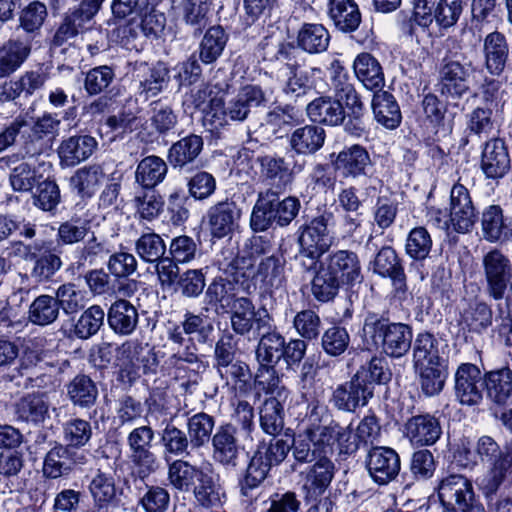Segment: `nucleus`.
<instances>
[{
    "mask_svg": "<svg viewBox=\"0 0 512 512\" xmlns=\"http://www.w3.org/2000/svg\"><path fill=\"white\" fill-rule=\"evenodd\" d=\"M362 339L367 349H381L388 357L398 359L410 350L413 332L407 324L391 323L371 313L364 320Z\"/></svg>",
    "mask_w": 512,
    "mask_h": 512,
    "instance_id": "f257e3e1",
    "label": "nucleus"
},
{
    "mask_svg": "<svg viewBox=\"0 0 512 512\" xmlns=\"http://www.w3.org/2000/svg\"><path fill=\"white\" fill-rule=\"evenodd\" d=\"M266 101L265 92L258 85L243 86L227 104L222 96H214L206 111V123L218 128L229 121L242 122L253 108L264 105Z\"/></svg>",
    "mask_w": 512,
    "mask_h": 512,
    "instance_id": "f03ea898",
    "label": "nucleus"
},
{
    "mask_svg": "<svg viewBox=\"0 0 512 512\" xmlns=\"http://www.w3.org/2000/svg\"><path fill=\"white\" fill-rule=\"evenodd\" d=\"M279 192L274 189L259 192L250 218V225L254 231H265L272 222L279 226H287L297 216L299 200L289 196L280 201Z\"/></svg>",
    "mask_w": 512,
    "mask_h": 512,
    "instance_id": "7ed1b4c3",
    "label": "nucleus"
},
{
    "mask_svg": "<svg viewBox=\"0 0 512 512\" xmlns=\"http://www.w3.org/2000/svg\"><path fill=\"white\" fill-rule=\"evenodd\" d=\"M319 408L314 406L309 415L310 424L306 427V436L316 447L321 457L332 455L334 445L339 448L340 453L350 454L358 449L352 430L347 426H341L337 422H330L327 425H319Z\"/></svg>",
    "mask_w": 512,
    "mask_h": 512,
    "instance_id": "20e7f679",
    "label": "nucleus"
},
{
    "mask_svg": "<svg viewBox=\"0 0 512 512\" xmlns=\"http://www.w3.org/2000/svg\"><path fill=\"white\" fill-rule=\"evenodd\" d=\"M298 232L299 257L302 259L303 266L311 269L331 245L326 219L323 216L316 217L308 224L301 226Z\"/></svg>",
    "mask_w": 512,
    "mask_h": 512,
    "instance_id": "39448f33",
    "label": "nucleus"
},
{
    "mask_svg": "<svg viewBox=\"0 0 512 512\" xmlns=\"http://www.w3.org/2000/svg\"><path fill=\"white\" fill-rule=\"evenodd\" d=\"M437 495L444 512H465L475 502L471 481L460 474H450L437 485Z\"/></svg>",
    "mask_w": 512,
    "mask_h": 512,
    "instance_id": "423d86ee",
    "label": "nucleus"
},
{
    "mask_svg": "<svg viewBox=\"0 0 512 512\" xmlns=\"http://www.w3.org/2000/svg\"><path fill=\"white\" fill-rule=\"evenodd\" d=\"M454 392L457 401L463 406H478L482 403L485 376L471 363L461 364L454 375Z\"/></svg>",
    "mask_w": 512,
    "mask_h": 512,
    "instance_id": "0eeeda50",
    "label": "nucleus"
},
{
    "mask_svg": "<svg viewBox=\"0 0 512 512\" xmlns=\"http://www.w3.org/2000/svg\"><path fill=\"white\" fill-rule=\"evenodd\" d=\"M154 439V432L149 426H140L133 429L127 443L131 450V460L138 469L141 478H145L158 468V461L150 451Z\"/></svg>",
    "mask_w": 512,
    "mask_h": 512,
    "instance_id": "6e6552de",
    "label": "nucleus"
},
{
    "mask_svg": "<svg viewBox=\"0 0 512 512\" xmlns=\"http://www.w3.org/2000/svg\"><path fill=\"white\" fill-rule=\"evenodd\" d=\"M475 71L471 63L448 61L439 71V91L448 99H461L470 89L469 78Z\"/></svg>",
    "mask_w": 512,
    "mask_h": 512,
    "instance_id": "1a4fd4ad",
    "label": "nucleus"
},
{
    "mask_svg": "<svg viewBox=\"0 0 512 512\" xmlns=\"http://www.w3.org/2000/svg\"><path fill=\"white\" fill-rule=\"evenodd\" d=\"M482 264L489 296L495 300L502 299L511 278L510 260L500 250L493 249L483 257Z\"/></svg>",
    "mask_w": 512,
    "mask_h": 512,
    "instance_id": "9d476101",
    "label": "nucleus"
},
{
    "mask_svg": "<svg viewBox=\"0 0 512 512\" xmlns=\"http://www.w3.org/2000/svg\"><path fill=\"white\" fill-rule=\"evenodd\" d=\"M366 467L374 482L384 485L394 480L401 468L398 453L390 447H373L368 452Z\"/></svg>",
    "mask_w": 512,
    "mask_h": 512,
    "instance_id": "9b49d317",
    "label": "nucleus"
},
{
    "mask_svg": "<svg viewBox=\"0 0 512 512\" xmlns=\"http://www.w3.org/2000/svg\"><path fill=\"white\" fill-rule=\"evenodd\" d=\"M363 372H356L351 380L338 385L332 394V402L336 408L352 412L360 406H365L373 396L370 384L363 383Z\"/></svg>",
    "mask_w": 512,
    "mask_h": 512,
    "instance_id": "f8f14e48",
    "label": "nucleus"
},
{
    "mask_svg": "<svg viewBox=\"0 0 512 512\" xmlns=\"http://www.w3.org/2000/svg\"><path fill=\"white\" fill-rule=\"evenodd\" d=\"M450 224L458 233H467L477 220L468 189L462 184H455L450 192Z\"/></svg>",
    "mask_w": 512,
    "mask_h": 512,
    "instance_id": "ddd939ff",
    "label": "nucleus"
},
{
    "mask_svg": "<svg viewBox=\"0 0 512 512\" xmlns=\"http://www.w3.org/2000/svg\"><path fill=\"white\" fill-rule=\"evenodd\" d=\"M86 462V456L69 446L56 444L46 454L43 463V475L46 478L57 479L67 476L77 466Z\"/></svg>",
    "mask_w": 512,
    "mask_h": 512,
    "instance_id": "4468645a",
    "label": "nucleus"
},
{
    "mask_svg": "<svg viewBox=\"0 0 512 512\" xmlns=\"http://www.w3.org/2000/svg\"><path fill=\"white\" fill-rule=\"evenodd\" d=\"M320 263L343 285H353L362 279L360 260L353 251H334Z\"/></svg>",
    "mask_w": 512,
    "mask_h": 512,
    "instance_id": "2eb2a0df",
    "label": "nucleus"
},
{
    "mask_svg": "<svg viewBox=\"0 0 512 512\" xmlns=\"http://www.w3.org/2000/svg\"><path fill=\"white\" fill-rule=\"evenodd\" d=\"M481 233L490 243H508L512 241V218L504 215L500 205L487 206L481 213Z\"/></svg>",
    "mask_w": 512,
    "mask_h": 512,
    "instance_id": "dca6fc26",
    "label": "nucleus"
},
{
    "mask_svg": "<svg viewBox=\"0 0 512 512\" xmlns=\"http://www.w3.org/2000/svg\"><path fill=\"white\" fill-rule=\"evenodd\" d=\"M241 211L233 201L225 200L212 205L206 214L209 232L213 238L229 236L238 226Z\"/></svg>",
    "mask_w": 512,
    "mask_h": 512,
    "instance_id": "f3484780",
    "label": "nucleus"
},
{
    "mask_svg": "<svg viewBox=\"0 0 512 512\" xmlns=\"http://www.w3.org/2000/svg\"><path fill=\"white\" fill-rule=\"evenodd\" d=\"M231 308L230 323L232 330L238 335L248 334L254 324L260 330L270 328V316L265 312L263 316L255 310L252 301L247 297L235 298Z\"/></svg>",
    "mask_w": 512,
    "mask_h": 512,
    "instance_id": "a211bd4d",
    "label": "nucleus"
},
{
    "mask_svg": "<svg viewBox=\"0 0 512 512\" xmlns=\"http://www.w3.org/2000/svg\"><path fill=\"white\" fill-rule=\"evenodd\" d=\"M50 407L48 393L32 392L22 396L15 403L14 413L18 421L39 426L50 419Z\"/></svg>",
    "mask_w": 512,
    "mask_h": 512,
    "instance_id": "6ab92c4d",
    "label": "nucleus"
},
{
    "mask_svg": "<svg viewBox=\"0 0 512 512\" xmlns=\"http://www.w3.org/2000/svg\"><path fill=\"white\" fill-rule=\"evenodd\" d=\"M480 167L488 179L498 180L507 174L511 167V160L502 139L494 138L485 143Z\"/></svg>",
    "mask_w": 512,
    "mask_h": 512,
    "instance_id": "aec40b11",
    "label": "nucleus"
},
{
    "mask_svg": "<svg viewBox=\"0 0 512 512\" xmlns=\"http://www.w3.org/2000/svg\"><path fill=\"white\" fill-rule=\"evenodd\" d=\"M213 460L226 468H235L240 456L236 429L231 424L221 425L212 436Z\"/></svg>",
    "mask_w": 512,
    "mask_h": 512,
    "instance_id": "412c9836",
    "label": "nucleus"
},
{
    "mask_svg": "<svg viewBox=\"0 0 512 512\" xmlns=\"http://www.w3.org/2000/svg\"><path fill=\"white\" fill-rule=\"evenodd\" d=\"M441 433L439 420L430 414L413 416L404 425V435L417 447L433 445Z\"/></svg>",
    "mask_w": 512,
    "mask_h": 512,
    "instance_id": "4be33fe9",
    "label": "nucleus"
},
{
    "mask_svg": "<svg viewBox=\"0 0 512 512\" xmlns=\"http://www.w3.org/2000/svg\"><path fill=\"white\" fill-rule=\"evenodd\" d=\"M32 45L29 38L16 34L0 46V78L16 72L29 58Z\"/></svg>",
    "mask_w": 512,
    "mask_h": 512,
    "instance_id": "5701e85b",
    "label": "nucleus"
},
{
    "mask_svg": "<svg viewBox=\"0 0 512 512\" xmlns=\"http://www.w3.org/2000/svg\"><path fill=\"white\" fill-rule=\"evenodd\" d=\"M372 270L381 277H388L397 294L407 290L406 275L396 251L387 246L383 247L372 262Z\"/></svg>",
    "mask_w": 512,
    "mask_h": 512,
    "instance_id": "b1692460",
    "label": "nucleus"
},
{
    "mask_svg": "<svg viewBox=\"0 0 512 512\" xmlns=\"http://www.w3.org/2000/svg\"><path fill=\"white\" fill-rule=\"evenodd\" d=\"M260 167V179L270 189L282 191L292 181V173L285 159L276 155H263L257 157Z\"/></svg>",
    "mask_w": 512,
    "mask_h": 512,
    "instance_id": "393cba45",
    "label": "nucleus"
},
{
    "mask_svg": "<svg viewBox=\"0 0 512 512\" xmlns=\"http://www.w3.org/2000/svg\"><path fill=\"white\" fill-rule=\"evenodd\" d=\"M372 165L368 151L360 145H352L338 153L335 168L345 178H357L366 175Z\"/></svg>",
    "mask_w": 512,
    "mask_h": 512,
    "instance_id": "a878e982",
    "label": "nucleus"
},
{
    "mask_svg": "<svg viewBox=\"0 0 512 512\" xmlns=\"http://www.w3.org/2000/svg\"><path fill=\"white\" fill-rule=\"evenodd\" d=\"M335 465L328 456L318 458L308 467L304 477V488L310 496H321L330 486L334 475Z\"/></svg>",
    "mask_w": 512,
    "mask_h": 512,
    "instance_id": "bb28decb",
    "label": "nucleus"
},
{
    "mask_svg": "<svg viewBox=\"0 0 512 512\" xmlns=\"http://www.w3.org/2000/svg\"><path fill=\"white\" fill-rule=\"evenodd\" d=\"M106 179L99 164L85 165L77 169L70 178V186L82 199L92 198Z\"/></svg>",
    "mask_w": 512,
    "mask_h": 512,
    "instance_id": "cd10ccee",
    "label": "nucleus"
},
{
    "mask_svg": "<svg viewBox=\"0 0 512 512\" xmlns=\"http://www.w3.org/2000/svg\"><path fill=\"white\" fill-rule=\"evenodd\" d=\"M203 139L201 136L188 135L169 148L167 159L174 169L183 171L198 158L203 150Z\"/></svg>",
    "mask_w": 512,
    "mask_h": 512,
    "instance_id": "c85d7f7f",
    "label": "nucleus"
},
{
    "mask_svg": "<svg viewBox=\"0 0 512 512\" xmlns=\"http://www.w3.org/2000/svg\"><path fill=\"white\" fill-rule=\"evenodd\" d=\"M445 347L433 334L419 333L413 344L414 367L445 363Z\"/></svg>",
    "mask_w": 512,
    "mask_h": 512,
    "instance_id": "c756f323",
    "label": "nucleus"
},
{
    "mask_svg": "<svg viewBox=\"0 0 512 512\" xmlns=\"http://www.w3.org/2000/svg\"><path fill=\"white\" fill-rule=\"evenodd\" d=\"M307 115L313 122L337 126L344 123L346 113L342 102L328 96L311 101L306 107Z\"/></svg>",
    "mask_w": 512,
    "mask_h": 512,
    "instance_id": "7c9ffc66",
    "label": "nucleus"
},
{
    "mask_svg": "<svg viewBox=\"0 0 512 512\" xmlns=\"http://www.w3.org/2000/svg\"><path fill=\"white\" fill-rule=\"evenodd\" d=\"M96 147L97 141L89 135L71 136L61 142L58 154L63 165L75 166L88 159Z\"/></svg>",
    "mask_w": 512,
    "mask_h": 512,
    "instance_id": "2f4dec72",
    "label": "nucleus"
},
{
    "mask_svg": "<svg viewBox=\"0 0 512 512\" xmlns=\"http://www.w3.org/2000/svg\"><path fill=\"white\" fill-rule=\"evenodd\" d=\"M273 364H258V368L254 375V390L258 397L261 394L269 395L268 398L276 400H287L289 391L282 385L281 378Z\"/></svg>",
    "mask_w": 512,
    "mask_h": 512,
    "instance_id": "473e14b6",
    "label": "nucleus"
},
{
    "mask_svg": "<svg viewBox=\"0 0 512 512\" xmlns=\"http://www.w3.org/2000/svg\"><path fill=\"white\" fill-rule=\"evenodd\" d=\"M484 55L488 72L499 76L505 69L509 55V47L502 33L494 31L485 37Z\"/></svg>",
    "mask_w": 512,
    "mask_h": 512,
    "instance_id": "72a5a7b5",
    "label": "nucleus"
},
{
    "mask_svg": "<svg viewBox=\"0 0 512 512\" xmlns=\"http://www.w3.org/2000/svg\"><path fill=\"white\" fill-rule=\"evenodd\" d=\"M331 88L334 91L335 99L344 102L345 106L357 108V103L362 102L354 84L351 81L348 71L339 60L330 64Z\"/></svg>",
    "mask_w": 512,
    "mask_h": 512,
    "instance_id": "f704fd0d",
    "label": "nucleus"
},
{
    "mask_svg": "<svg viewBox=\"0 0 512 512\" xmlns=\"http://www.w3.org/2000/svg\"><path fill=\"white\" fill-rule=\"evenodd\" d=\"M107 320L110 328L119 335H130L138 324L137 309L127 300L115 301L109 308Z\"/></svg>",
    "mask_w": 512,
    "mask_h": 512,
    "instance_id": "c9c22d12",
    "label": "nucleus"
},
{
    "mask_svg": "<svg viewBox=\"0 0 512 512\" xmlns=\"http://www.w3.org/2000/svg\"><path fill=\"white\" fill-rule=\"evenodd\" d=\"M139 80V94L145 99L158 95L168 84L169 71L162 63L152 67L141 65L137 74Z\"/></svg>",
    "mask_w": 512,
    "mask_h": 512,
    "instance_id": "e433bc0d",
    "label": "nucleus"
},
{
    "mask_svg": "<svg viewBox=\"0 0 512 512\" xmlns=\"http://www.w3.org/2000/svg\"><path fill=\"white\" fill-rule=\"evenodd\" d=\"M328 14L335 26L343 32L355 31L361 23L358 5L353 0H329Z\"/></svg>",
    "mask_w": 512,
    "mask_h": 512,
    "instance_id": "4c0bfd02",
    "label": "nucleus"
},
{
    "mask_svg": "<svg viewBox=\"0 0 512 512\" xmlns=\"http://www.w3.org/2000/svg\"><path fill=\"white\" fill-rule=\"evenodd\" d=\"M168 172L167 163L156 155L143 158L135 171V182L144 189H154L163 182Z\"/></svg>",
    "mask_w": 512,
    "mask_h": 512,
    "instance_id": "58836bf2",
    "label": "nucleus"
},
{
    "mask_svg": "<svg viewBox=\"0 0 512 512\" xmlns=\"http://www.w3.org/2000/svg\"><path fill=\"white\" fill-rule=\"evenodd\" d=\"M353 70L357 79L366 89L375 90L384 86L382 67L371 54H359L353 62Z\"/></svg>",
    "mask_w": 512,
    "mask_h": 512,
    "instance_id": "ea45409f",
    "label": "nucleus"
},
{
    "mask_svg": "<svg viewBox=\"0 0 512 512\" xmlns=\"http://www.w3.org/2000/svg\"><path fill=\"white\" fill-rule=\"evenodd\" d=\"M487 396L494 403L506 405L512 402V371L502 368L485 374Z\"/></svg>",
    "mask_w": 512,
    "mask_h": 512,
    "instance_id": "a19ab883",
    "label": "nucleus"
},
{
    "mask_svg": "<svg viewBox=\"0 0 512 512\" xmlns=\"http://www.w3.org/2000/svg\"><path fill=\"white\" fill-rule=\"evenodd\" d=\"M89 490L98 509L107 508L116 499V486L111 468L98 469L92 477Z\"/></svg>",
    "mask_w": 512,
    "mask_h": 512,
    "instance_id": "79ce46f5",
    "label": "nucleus"
},
{
    "mask_svg": "<svg viewBox=\"0 0 512 512\" xmlns=\"http://www.w3.org/2000/svg\"><path fill=\"white\" fill-rule=\"evenodd\" d=\"M254 277L256 281L262 284L265 290L282 287L286 281L284 258L271 255L261 259Z\"/></svg>",
    "mask_w": 512,
    "mask_h": 512,
    "instance_id": "37998d69",
    "label": "nucleus"
},
{
    "mask_svg": "<svg viewBox=\"0 0 512 512\" xmlns=\"http://www.w3.org/2000/svg\"><path fill=\"white\" fill-rule=\"evenodd\" d=\"M330 34L322 24L305 23L298 31L297 45L309 54H319L327 50Z\"/></svg>",
    "mask_w": 512,
    "mask_h": 512,
    "instance_id": "c03bdc74",
    "label": "nucleus"
},
{
    "mask_svg": "<svg viewBox=\"0 0 512 512\" xmlns=\"http://www.w3.org/2000/svg\"><path fill=\"white\" fill-rule=\"evenodd\" d=\"M372 110L376 121L387 129H395L401 122L400 108L388 92H377L372 99Z\"/></svg>",
    "mask_w": 512,
    "mask_h": 512,
    "instance_id": "a18cd8bd",
    "label": "nucleus"
},
{
    "mask_svg": "<svg viewBox=\"0 0 512 512\" xmlns=\"http://www.w3.org/2000/svg\"><path fill=\"white\" fill-rule=\"evenodd\" d=\"M281 77L282 90L290 98L297 99L312 90L310 72L298 62L290 63V69L284 70Z\"/></svg>",
    "mask_w": 512,
    "mask_h": 512,
    "instance_id": "49530a36",
    "label": "nucleus"
},
{
    "mask_svg": "<svg viewBox=\"0 0 512 512\" xmlns=\"http://www.w3.org/2000/svg\"><path fill=\"white\" fill-rule=\"evenodd\" d=\"M68 399L74 406L89 409L98 398L94 381L86 375L75 376L66 386Z\"/></svg>",
    "mask_w": 512,
    "mask_h": 512,
    "instance_id": "de8ad7c7",
    "label": "nucleus"
},
{
    "mask_svg": "<svg viewBox=\"0 0 512 512\" xmlns=\"http://www.w3.org/2000/svg\"><path fill=\"white\" fill-rule=\"evenodd\" d=\"M119 361L121 366H131L135 369H142L147 374L154 371L156 367L155 354L150 351H144L141 344L134 341H127L119 348Z\"/></svg>",
    "mask_w": 512,
    "mask_h": 512,
    "instance_id": "09e8293b",
    "label": "nucleus"
},
{
    "mask_svg": "<svg viewBox=\"0 0 512 512\" xmlns=\"http://www.w3.org/2000/svg\"><path fill=\"white\" fill-rule=\"evenodd\" d=\"M511 473L512 452L505 450L503 455L491 462V467L480 484L483 493L486 496L494 495Z\"/></svg>",
    "mask_w": 512,
    "mask_h": 512,
    "instance_id": "8fccbe9b",
    "label": "nucleus"
},
{
    "mask_svg": "<svg viewBox=\"0 0 512 512\" xmlns=\"http://www.w3.org/2000/svg\"><path fill=\"white\" fill-rule=\"evenodd\" d=\"M325 131L322 127L306 125L296 129L290 138L291 147L298 154H312L324 144Z\"/></svg>",
    "mask_w": 512,
    "mask_h": 512,
    "instance_id": "3c124183",
    "label": "nucleus"
},
{
    "mask_svg": "<svg viewBox=\"0 0 512 512\" xmlns=\"http://www.w3.org/2000/svg\"><path fill=\"white\" fill-rule=\"evenodd\" d=\"M202 470L188 461L177 459L168 467V481L174 489L188 492L194 487Z\"/></svg>",
    "mask_w": 512,
    "mask_h": 512,
    "instance_id": "603ef678",
    "label": "nucleus"
},
{
    "mask_svg": "<svg viewBox=\"0 0 512 512\" xmlns=\"http://www.w3.org/2000/svg\"><path fill=\"white\" fill-rule=\"evenodd\" d=\"M284 344V337L276 331L263 334L256 348L257 363L276 365L283 356Z\"/></svg>",
    "mask_w": 512,
    "mask_h": 512,
    "instance_id": "864d4df0",
    "label": "nucleus"
},
{
    "mask_svg": "<svg viewBox=\"0 0 512 512\" xmlns=\"http://www.w3.org/2000/svg\"><path fill=\"white\" fill-rule=\"evenodd\" d=\"M59 313V302L55 297L43 294L30 304L28 318L35 325L47 326L57 320Z\"/></svg>",
    "mask_w": 512,
    "mask_h": 512,
    "instance_id": "5fc2aeb1",
    "label": "nucleus"
},
{
    "mask_svg": "<svg viewBox=\"0 0 512 512\" xmlns=\"http://www.w3.org/2000/svg\"><path fill=\"white\" fill-rule=\"evenodd\" d=\"M286 400L267 398L260 408V426L272 436L278 435L284 427L283 405Z\"/></svg>",
    "mask_w": 512,
    "mask_h": 512,
    "instance_id": "6e6d98bb",
    "label": "nucleus"
},
{
    "mask_svg": "<svg viewBox=\"0 0 512 512\" xmlns=\"http://www.w3.org/2000/svg\"><path fill=\"white\" fill-rule=\"evenodd\" d=\"M50 242L47 241L46 248L36 254L33 258V266L30 276L37 282L48 281L62 267V260L59 255L50 250Z\"/></svg>",
    "mask_w": 512,
    "mask_h": 512,
    "instance_id": "4d7b16f0",
    "label": "nucleus"
},
{
    "mask_svg": "<svg viewBox=\"0 0 512 512\" xmlns=\"http://www.w3.org/2000/svg\"><path fill=\"white\" fill-rule=\"evenodd\" d=\"M414 368L419 375L421 389L425 395L434 396L443 390L446 380L445 363Z\"/></svg>",
    "mask_w": 512,
    "mask_h": 512,
    "instance_id": "13d9d810",
    "label": "nucleus"
},
{
    "mask_svg": "<svg viewBox=\"0 0 512 512\" xmlns=\"http://www.w3.org/2000/svg\"><path fill=\"white\" fill-rule=\"evenodd\" d=\"M46 16V6L41 2L30 3L21 12L19 17V27L25 32V34L21 35L23 38H29L31 45L34 38L39 35Z\"/></svg>",
    "mask_w": 512,
    "mask_h": 512,
    "instance_id": "bf43d9fd",
    "label": "nucleus"
},
{
    "mask_svg": "<svg viewBox=\"0 0 512 512\" xmlns=\"http://www.w3.org/2000/svg\"><path fill=\"white\" fill-rule=\"evenodd\" d=\"M227 42L225 31L220 26L209 28L200 44V59L205 64L216 61L222 54Z\"/></svg>",
    "mask_w": 512,
    "mask_h": 512,
    "instance_id": "052dcab7",
    "label": "nucleus"
},
{
    "mask_svg": "<svg viewBox=\"0 0 512 512\" xmlns=\"http://www.w3.org/2000/svg\"><path fill=\"white\" fill-rule=\"evenodd\" d=\"M197 482L198 484H194L192 489L196 500L202 506L212 507L221 503V497L224 495V492L212 475L202 470Z\"/></svg>",
    "mask_w": 512,
    "mask_h": 512,
    "instance_id": "680f3d73",
    "label": "nucleus"
},
{
    "mask_svg": "<svg viewBox=\"0 0 512 512\" xmlns=\"http://www.w3.org/2000/svg\"><path fill=\"white\" fill-rule=\"evenodd\" d=\"M133 204L141 219L152 221L162 212L164 200L154 189L142 188L135 194Z\"/></svg>",
    "mask_w": 512,
    "mask_h": 512,
    "instance_id": "e2e57ef3",
    "label": "nucleus"
},
{
    "mask_svg": "<svg viewBox=\"0 0 512 512\" xmlns=\"http://www.w3.org/2000/svg\"><path fill=\"white\" fill-rule=\"evenodd\" d=\"M65 446L75 450L84 447L92 437L90 422L81 418L67 420L62 426Z\"/></svg>",
    "mask_w": 512,
    "mask_h": 512,
    "instance_id": "0e129e2a",
    "label": "nucleus"
},
{
    "mask_svg": "<svg viewBox=\"0 0 512 512\" xmlns=\"http://www.w3.org/2000/svg\"><path fill=\"white\" fill-rule=\"evenodd\" d=\"M235 284L224 278H216L208 286L205 297L216 310L231 307L235 297Z\"/></svg>",
    "mask_w": 512,
    "mask_h": 512,
    "instance_id": "69168bd1",
    "label": "nucleus"
},
{
    "mask_svg": "<svg viewBox=\"0 0 512 512\" xmlns=\"http://www.w3.org/2000/svg\"><path fill=\"white\" fill-rule=\"evenodd\" d=\"M214 419L206 413H197L187 422L188 437L192 448H200L208 443L214 428Z\"/></svg>",
    "mask_w": 512,
    "mask_h": 512,
    "instance_id": "338daca9",
    "label": "nucleus"
},
{
    "mask_svg": "<svg viewBox=\"0 0 512 512\" xmlns=\"http://www.w3.org/2000/svg\"><path fill=\"white\" fill-rule=\"evenodd\" d=\"M489 107H476L466 115V130L478 137H487L496 129V119Z\"/></svg>",
    "mask_w": 512,
    "mask_h": 512,
    "instance_id": "774afa93",
    "label": "nucleus"
}]
</instances>
